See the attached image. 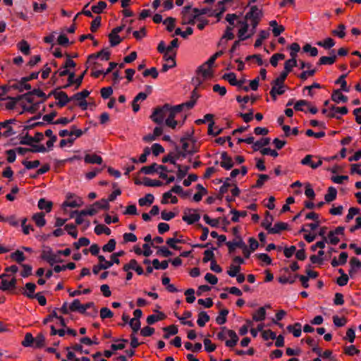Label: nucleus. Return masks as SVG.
Returning <instances> with one entry per match:
<instances>
[{
	"mask_svg": "<svg viewBox=\"0 0 361 361\" xmlns=\"http://www.w3.org/2000/svg\"><path fill=\"white\" fill-rule=\"evenodd\" d=\"M22 345L25 347H33L34 348V337L30 333L25 334V338L22 342Z\"/></svg>",
	"mask_w": 361,
	"mask_h": 361,
	"instance_id": "nucleus-59",
	"label": "nucleus"
},
{
	"mask_svg": "<svg viewBox=\"0 0 361 361\" xmlns=\"http://www.w3.org/2000/svg\"><path fill=\"white\" fill-rule=\"evenodd\" d=\"M345 26L343 24H340L336 30L332 31V34L340 38H343L345 35Z\"/></svg>",
	"mask_w": 361,
	"mask_h": 361,
	"instance_id": "nucleus-64",
	"label": "nucleus"
},
{
	"mask_svg": "<svg viewBox=\"0 0 361 361\" xmlns=\"http://www.w3.org/2000/svg\"><path fill=\"white\" fill-rule=\"evenodd\" d=\"M92 205L95 209H97V212L99 209L107 210L109 208V201L106 199H102L99 201H97Z\"/></svg>",
	"mask_w": 361,
	"mask_h": 361,
	"instance_id": "nucleus-38",
	"label": "nucleus"
},
{
	"mask_svg": "<svg viewBox=\"0 0 361 361\" xmlns=\"http://www.w3.org/2000/svg\"><path fill=\"white\" fill-rule=\"evenodd\" d=\"M240 28L238 30V37L240 40H245L251 37L255 33H252V27L249 29V23L245 20H238Z\"/></svg>",
	"mask_w": 361,
	"mask_h": 361,
	"instance_id": "nucleus-9",
	"label": "nucleus"
},
{
	"mask_svg": "<svg viewBox=\"0 0 361 361\" xmlns=\"http://www.w3.org/2000/svg\"><path fill=\"white\" fill-rule=\"evenodd\" d=\"M83 204H84V202H83V200H82V198L79 197H76L71 200L65 201L63 203L62 207H63L75 208V207H80L82 206Z\"/></svg>",
	"mask_w": 361,
	"mask_h": 361,
	"instance_id": "nucleus-17",
	"label": "nucleus"
},
{
	"mask_svg": "<svg viewBox=\"0 0 361 361\" xmlns=\"http://www.w3.org/2000/svg\"><path fill=\"white\" fill-rule=\"evenodd\" d=\"M209 320V316L205 312H201L198 314V319L197 321V324L203 327Z\"/></svg>",
	"mask_w": 361,
	"mask_h": 361,
	"instance_id": "nucleus-39",
	"label": "nucleus"
},
{
	"mask_svg": "<svg viewBox=\"0 0 361 361\" xmlns=\"http://www.w3.org/2000/svg\"><path fill=\"white\" fill-rule=\"evenodd\" d=\"M198 98H199V94L197 92L196 88H195L192 92V94H191V97H190V101L184 102V103H182L181 104L183 106V107L185 109H192L195 106V103H196V102H197Z\"/></svg>",
	"mask_w": 361,
	"mask_h": 361,
	"instance_id": "nucleus-19",
	"label": "nucleus"
},
{
	"mask_svg": "<svg viewBox=\"0 0 361 361\" xmlns=\"http://www.w3.org/2000/svg\"><path fill=\"white\" fill-rule=\"evenodd\" d=\"M151 153H152L155 157H158V143L153 144L151 148L147 147L144 149L143 154H145L146 157L150 155Z\"/></svg>",
	"mask_w": 361,
	"mask_h": 361,
	"instance_id": "nucleus-50",
	"label": "nucleus"
},
{
	"mask_svg": "<svg viewBox=\"0 0 361 361\" xmlns=\"http://www.w3.org/2000/svg\"><path fill=\"white\" fill-rule=\"evenodd\" d=\"M161 283L169 293H176L178 291L175 285L170 283V279L168 276H162Z\"/></svg>",
	"mask_w": 361,
	"mask_h": 361,
	"instance_id": "nucleus-18",
	"label": "nucleus"
},
{
	"mask_svg": "<svg viewBox=\"0 0 361 361\" xmlns=\"http://www.w3.org/2000/svg\"><path fill=\"white\" fill-rule=\"evenodd\" d=\"M194 11L197 14V16L202 15H208L209 16H214L215 11L210 8H204L202 9L194 8Z\"/></svg>",
	"mask_w": 361,
	"mask_h": 361,
	"instance_id": "nucleus-58",
	"label": "nucleus"
},
{
	"mask_svg": "<svg viewBox=\"0 0 361 361\" xmlns=\"http://www.w3.org/2000/svg\"><path fill=\"white\" fill-rule=\"evenodd\" d=\"M334 50L331 51L333 54L331 56H322L318 62L319 65H331L335 63L336 60V55L334 54Z\"/></svg>",
	"mask_w": 361,
	"mask_h": 361,
	"instance_id": "nucleus-20",
	"label": "nucleus"
},
{
	"mask_svg": "<svg viewBox=\"0 0 361 361\" xmlns=\"http://www.w3.org/2000/svg\"><path fill=\"white\" fill-rule=\"evenodd\" d=\"M177 168H178L177 176L179 180H181L182 178H183L186 176L188 170L190 169V166H188L177 165Z\"/></svg>",
	"mask_w": 361,
	"mask_h": 361,
	"instance_id": "nucleus-54",
	"label": "nucleus"
},
{
	"mask_svg": "<svg viewBox=\"0 0 361 361\" xmlns=\"http://www.w3.org/2000/svg\"><path fill=\"white\" fill-rule=\"evenodd\" d=\"M116 244V242L115 239H110L109 242L102 247V250L104 252H111L115 250Z\"/></svg>",
	"mask_w": 361,
	"mask_h": 361,
	"instance_id": "nucleus-55",
	"label": "nucleus"
},
{
	"mask_svg": "<svg viewBox=\"0 0 361 361\" xmlns=\"http://www.w3.org/2000/svg\"><path fill=\"white\" fill-rule=\"evenodd\" d=\"M226 20L229 23V26L234 27L235 25V23L238 24L239 17L234 13H228L226 16Z\"/></svg>",
	"mask_w": 361,
	"mask_h": 361,
	"instance_id": "nucleus-53",
	"label": "nucleus"
},
{
	"mask_svg": "<svg viewBox=\"0 0 361 361\" xmlns=\"http://www.w3.org/2000/svg\"><path fill=\"white\" fill-rule=\"evenodd\" d=\"M90 94V91H88L87 90H84L80 92L75 94L73 96L71 97V99H72V100H77L79 102L85 100V99L87 97H88Z\"/></svg>",
	"mask_w": 361,
	"mask_h": 361,
	"instance_id": "nucleus-46",
	"label": "nucleus"
},
{
	"mask_svg": "<svg viewBox=\"0 0 361 361\" xmlns=\"http://www.w3.org/2000/svg\"><path fill=\"white\" fill-rule=\"evenodd\" d=\"M200 216L195 211H193L192 213H189L188 214H185L183 216V220L187 222L188 224H192L195 222H197L200 220Z\"/></svg>",
	"mask_w": 361,
	"mask_h": 361,
	"instance_id": "nucleus-23",
	"label": "nucleus"
},
{
	"mask_svg": "<svg viewBox=\"0 0 361 361\" xmlns=\"http://www.w3.org/2000/svg\"><path fill=\"white\" fill-rule=\"evenodd\" d=\"M336 195H337V191H336V188H334L333 187H330L328 189L327 193L324 196V199H325L326 202H330L336 199Z\"/></svg>",
	"mask_w": 361,
	"mask_h": 361,
	"instance_id": "nucleus-42",
	"label": "nucleus"
},
{
	"mask_svg": "<svg viewBox=\"0 0 361 361\" xmlns=\"http://www.w3.org/2000/svg\"><path fill=\"white\" fill-rule=\"evenodd\" d=\"M45 338L42 334H38L34 338V348H39L44 345Z\"/></svg>",
	"mask_w": 361,
	"mask_h": 361,
	"instance_id": "nucleus-41",
	"label": "nucleus"
},
{
	"mask_svg": "<svg viewBox=\"0 0 361 361\" xmlns=\"http://www.w3.org/2000/svg\"><path fill=\"white\" fill-rule=\"evenodd\" d=\"M350 265L349 274L351 275L361 268V262L356 257H352L350 260Z\"/></svg>",
	"mask_w": 361,
	"mask_h": 361,
	"instance_id": "nucleus-32",
	"label": "nucleus"
},
{
	"mask_svg": "<svg viewBox=\"0 0 361 361\" xmlns=\"http://www.w3.org/2000/svg\"><path fill=\"white\" fill-rule=\"evenodd\" d=\"M216 336L221 341H224L227 337H229L231 339L226 341V345L229 348L234 347L238 341V336L236 333L233 330L227 329L226 327H222Z\"/></svg>",
	"mask_w": 361,
	"mask_h": 361,
	"instance_id": "nucleus-5",
	"label": "nucleus"
},
{
	"mask_svg": "<svg viewBox=\"0 0 361 361\" xmlns=\"http://www.w3.org/2000/svg\"><path fill=\"white\" fill-rule=\"evenodd\" d=\"M110 51L107 49H103L97 54H92L89 56L90 58H100L102 61H108L109 59Z\"/></svg>",
	"mask_w": 361,
	"mask_h": 361,
	"instance_id": "nucleus-36",
	"label": "nucleus"
},
{
	"mask_svg": "<svg viewBox=\"0 0 361 361\" xmlns=\"http://www.w3.org/2000/svg\"><path fill=\"white\" fill-rule=\"evenodd\" d=\"M32 219L39 227H42L46 224V220L44 219V214L42 212L37 213L33 215Z\"/></svg>",
	"mask_w": 361,
	"mask_h": 361,
	"instance_id": "nucleus-37",
	"label": "nucleus"
},
{
	"mask_svg": "<svg viewBox=\"0 0 361 361\" xmlns=\"http://www.w3.org/2000/svg\"><path fill=\"white\" fill-rule=\"evenodd\" d=\"M41 259L46 261L51 266H53L55 263L63 262V259L59 255L58 251L54 252L49 247L43 249L41 254Z\"/></svg>",
	"mask_w": 361,
	"mask_h": 361,
	"instance_id": "nucleus-6",
	"label": "nucleus"
},
{
	"mask_svg": "<svg viewBox=\"0 0 361 361\" xmlns=\"http://www.w3.org/2000/svg\"><path fill=\"white\" fill-rule=\"evenodd\" d=\"M297 66V61H296V58H292L290 59L289 60H287L286 62H285V64H284V70L289 73L291 71L292 68L295 66Z\"/></svg>",
	"mask_w": 361,
	"mask_h": 361,
	"instance_id": "nucleus-62",
	"label": "nucleus"
},
{
	"mask_svg": "<svg viewBox=\"0 0 361 361\" xmlns=\"http://www.w3.org/2000/svg\"><path fill=\"white\" fill-rule=\"evenodd\" d=\"M94 232L97 235L105 233L107 235H109L111 233L109 228L102 224L97 225L94 228Z\"/></svg>",
	"mask_w": 361,
	"mask_h": 361,
	"instance_id": "nucleus-40",
	"label": "nucleus"
},
{
	"mask_svg": "<svg viewBox=\"0 0 361 361\" xmlns=\"http://www.w3.org/2000/svg\"><path fill=\"white\" fill-rule=\"evenodd\" d=\"M286 229H288V224L284 222H277L274 225L272 228L269 230V233H279L281 231Z\"/></svg>",
	"mask_w": 361,
	"mask_h": 361,
	"instance_id": "nucleus-31",
	"label": "nucleus"
},
{
	"mask_svg": "<svg viewBox=\"0 0 361 361\" xmlns=\"http://www.w3.org/2000/svg\"><path fill=\"white\" fill-rule=\"evenodd\" d=\"M8 99L9 100H13L14 104H16L18 101H20L21 99H25L28 103L33 102V97H32V94H31L30 91H29L28 92H27L25 94L18 95L16 97H8Z\"/></svg>",
	"mask_w": 361,
	"mask_h": 361,
	"instance_id": "nucleus-22",
	"label": "nucleus"
},
{
	"mask_svg": "<svg viewBox=\"0 0 361 361\" xmlns=\"http://www.w3.org/2000/svg\"><path fill=\"white\" fill-rule=\"evenodd\" d=\"M84 161L87 164H102V158L97 154H86L84 157Z\"/></svg>",
	"mask_w": 361,
	"mask_h": 361,
	"instance_id": "nucleus-21",
	"label": "nucleus"
},
{
	"mask_svg": "<svg viewBox=\"0 0 361 361\" xmlns=\"http://www.w3.org/2000/svg\"><path fill=\"white\" fill-rule=\"evenodd\" d=\"M56 73H59V75L60 76H65V75H68V83L63 87L64 88H67L68 87L71 86V85L73 84V79H74V76H75V73L74 72H71L68 68H63V66L61 67V68H60L59 71H57L55 73H54V75L56 74Z\"/></svg>",
	"mask_w": 361,
	"mask_h": 361,
	"instance_id": "nucleus-11",
	"label": "nucleus"
},
{
	"mask_svg": "<svg viewBox=\"0 0 361 361\" xmlns=\"http://www.w3.org/2000/svg\"><path fill=\"white\" fill-rule=\"evenodd\" d=\"M266 310L265 308L262 307H259L253 314L252 319L256 322H261L265 319Z\"/></svg>",
	"mask_w": 361,
	"mask_h": 361,
	"instance_id": "nucleus-34",
	"label": "nucleus"
},
{
	"mask_svg": "<svg viewBox=\"0 0 361 361\" xmlns=\"http://www.w3.org/2000/svg\"><path fill=\"white\" fill-rule=\"evenodd\" d=\"M226 245L230 252H233L236 247H245V243L240 238L233 241H228Z\"/></svg>",
	"mask_w": 361,
	"mask_h": 361,
	"instance_id": "nucleus-25",
	"label": "nucleus"
},
{
	"mask_svg": "<svg viewBox=\"0 0 361 361\" xmlns=\"http://www.w3.org/2000/svg\"><path fill=\"white\" fill-rule=\"evenodd\" d=\"M16 286V279L13 278L11 280L2 279L0 284V290L3 291L9 290L15 288Z\"/></svg>",
	"mask_w": 361,
	"mask_h": 361,
	"instance_id": "nucleus-16",
	"label": "nucleus"
},
{
	"mask_svg": "<svg viewBox=\"0 0 361 361\" xmlns=\"http://www.w3.org/2000/svg\"><path fill=\"white\" fill-rule=\"evenodd\" d=\"M182 144V150L183 151V157L187 154H191L198 151L200 145L194 137L188 135L180 139Z\"/></svg>",
	"mask_w": 361,
	"mask_h": 361,
	"instance_id": "nucleus-3",
	"label": "nucleus"
},
{
	"mask_svg": "<svg viewBox=\"0 0 361 361\" xmlns=\"http://www.w3.org/2000/svg\"><path fill=\"white\" fill-rule=\"evenodd\" d=\"M158 137V125L154 127L153 133L148 134L143 137L142 140L146 142H152V140H155Z\"/></svg>",
	"mask_w": 361,
	"mask_h": 361,
	"instance_id": "nucleus-61",
	"label": "nucleus"
},
{
	"mask_svg": "<svg viewBox=\"0 0 361 361\" xmlns=\"http://www.w3.org/2000/svg\"><path fill=\"white\" fill-rule=\"evenodd\" d=\"M165 334L164 335V338H168L170 336L175 335L178 333V328L175 325H171L169 326L165 327L163 329Z\"/></svg>",
	"mask_w": 361,
	"mask_h": 361,
	"instance_id": "nucleus-45",
	"label": "nucleus"
},
{
	"mask_svg": "<svg viewBox=\"0 0 361 361\" xmlns=\"http://www.w3.org/2000/svg\"><path fill=\"white\" fill-rule=\"evenodd\" d=\"M27 82L23 80V77L17 84L13 85V88L18 90L20 92H23L24 90L30 91L31 86Z\"/></svg>",
	"mask_w": 361,
	"mask_h": 361,
	"instance_id": "nucleus-33",
	"label": "nucleus"
},
{
	"mask_svg": "<svg viewBox=\"0 0 361 361\" xmlns=\"http://www.w3.org/2000/svg\"><path fill=\"white\" fill-rule=\"evenodd\" d=\"M25 288L27 289V292L24 293V295L30 298H34V292L36 288V285L33 283H27L25 284Z\"/></svg>",
	"mask_w": 361,
	"mask_h": 361,
	"instance_id": "nucleus-49",
	"label": "nucleus"
},
{
	"mask_svg": "<svg viewBox=\"0 0 361 361\" xmlns=\"http://www.w3.org/2000/svg\"><path fill=\"white\" fill-rule=\"evenodd\" d=\"M287 330L292 333L295 337H299L301 335V324L295 323L293 325H289L287 326Z\"/></svg>",
	"mask_w": 361,
	"mask_h": 361,
	"instance_id": "nucleus-35",
	"label": "nucleus"
},
{
	"mask_svg": "<svg viewBox=\"0 0 361 361\" xmlns=\"http://www.w3.org/2000/svg\"><path fill=\"white\" fill-rule=\"evenodd\" d=\"M154 200V196L148 193L145 197H141L138 200V203L142 207L150 206Z\"/></svg>",
	"mask_w": 361,
	"mask_h": 361,
	"instance_id": "nucleus-27",
	"label": "nucleus"
},
{
	"mask_svg": "<svg viewBox=\"0 0 361 361\" xmlns=\"http://www.w3.org/2000/svg\"><path fill=\"white\" fill-rule=\"evenodd\" d=\"M317 44L327 49L333 47L335 45V42L332 38L329 37L324 41L317 42Z\"/></svg>",
	"mask_w": 361,
	"mask_h": 361,
	"instance_id": "nucleus-44",
	"label": "nucleus"
},
{
	"mask_svg": "<svg viewBox=\"0 0 361 361\" xmlns=\"http://www.w3.org/2000/svg\"><path fill=\"white\" fill-rule=\"evenodd\" d=\"M331 99L336 103H339L341 102L345 103L348 101V97L343 94L340 90H336L333 92Z\"/></svg>",
	"mask_w": 361,
	"mask_h": 361,
	"instance_id": "nucleus-26",
	"label": "nucleus"
},
{
	"mask_svg": "<svg viewBox=\"0 0 361 361\" xmlns=\"http://www.w3.org/2000/svg\"><path fill=\"white\" fill-rule=\"evenodd\" d=\"M228 314L227 310H222L216 318V322L218 324H224L226 322V316Z\"/></svg>",
	"mask_w": 361,
	"mask_h": 361,
	"instance_id": "nucleus-63",
	"label": "nucleus"
},
{
	"mask_svg": "<svg viewBox=\"0 0 361 361\" xmlns=\"http://www.w3.org/2000/svg\"><path fill=\"white\" fill-rule=\"evenodd\" d=\"M269 143L270 139L269 137H262L253 143L252 148L255 151L261 150V148L268 145Z\"/></svg>",
	"mask_w": 361,
	"mask_h": 361,
	"instance_id": "nucleus-28",
	"label": "nucleus"
},
{
	"mask_svg": "<svg viewBox=\"0 0 361 361\" xmlns=\"http://www.w3.org/2000/svg\"><path fill=\"white\" fill-rule=\"evenodd\" d=\"M18 48L25 55H28L30 54V45L25 40H22L18 44Z\"/></svg>",
	"mask_w": 361,
	"mask_h": 361,
	"instance_id": "nucleus-51",
	"label": "nucleus"
},
{
	"mask_svg": "<svg viewBox=\"0 0 361 361\" xmlns=\"http://www.w3.org/2000/svg\"><path fill=\"white\" fill-rule=\"evenodd\" d=\"M178 47L177 38L173 39L169 45H166L163 41L159 42V53L163 54L164 61L161 72L166 73L169 69L176 66L175 58Z\"/></svg>",
	"mask_w": 361,
	"mask_h": 361,
	"instance_id": "nucleus-2",
	"label": "nucleus"
},
{
	"mask_svg": "<svg viewBox=\"0 0 361 361\" xmlns=\"http://www.w3.org/2000/svg\"><path fill=\"white\" fill-rule=\"evenodd\" d=\"M199 73L202 74L204 78H209L212 76L213 71L207 64H202L199 68Z\"/></svg>",
	"mask_w": 361,
	"mask_h": 361,
	"instance_id": "nucleus-29",
	"label": "nucleus"
},
{
	"mask_svg": "<svg viewBox=\"0 0 361 361\" xmlns=\"http://www.w3.org/2000/svg\"><path fill=\"white\" fill-rule=\"evenodd\" d=\"M184 109L181 104L176 106L166 104L161 108L159 107V123H162L173 130L180 129L183 126L186 116H184L182 120L176 118Z\"/></svg>",
	"mask_w": 361,
	"mask_h": 361,
	"instance_id": "nucleus-1",
	"label": "nucleus"
},
{
	"mask_svg": "<svg viewBox=\"0 0 361 361\" xmlns=\"http://www.w3.org/2000/svg\"><path fill=\"white\" fill-rule=\"evenodd\" d=\"M107 6L105 1H99L97 5L92 6L91 10L94 13H101Z\"/></svg>",
	"mask_w": 361,
	"mask_h": 361,
	"instance_id": "nucleus-47",
	"label": "nucleus"
},
{
	"mask_svg": "<svg viewBox=\"0 0 361 361\" xmlns=\"http://www.w3.org/2000/svg\"><path fill=\"white\" fill-rule=\"evenodd\" d=\"M175 180L172 171L167 170L166 166H159V186L167 185Z\"/></svg>",
	"mask_w": 361,
	"mask_h": 361,
	"instance_id": "nucleus-8",
	"label": "nucleus"
},
{
	"mask_svg": "<svg viewBox=\"0 0 361 361\" xmlns=\"http://www.w3.org/2000/svg\"><path fill=\"white\" fill-rule=\"evenodd\" d=\"M182 24L193 25L195 19L198 18L197 14L194 11V8L190 6H185L182 11Z\"/></svg>",
	"mask_w": 361,
	"mask_h": 361,
	"instance_id": "nucleus-7",
	"label": "nucleus"
},
{
	"mask_svg": "<svg viewBox=\"0 0 361 361\" xmlns=\"http://www.w3.org/2000/svg\"><path fill=\"white\" fill-rule=\"evenodd\" d=\"M269 32L266 30H261L259 34V37L256 39L255 43V47H259L262 45V41L269 37Z\"/></svg>",
	"mask_w": 361,
	"mask_h": 361,
	"instance_id": "nucleus-57",
	"label": "nucleus"
},
{
	"mask_svg": "<svg viewBox=\"0 0 361 361\" xmlns=\"http://www.w3.org/2000/svg\"><path fill=\"white\" fill-rule=\"evenodd\" d=\"M56 99L58 100L57 105L59 107L66 106L70 101L72 100L71 97H68L67 94L64 92H53Z\"/></svg>",
	"mask_w": 361,
	"mask_h": 361,
	"instance_id": "nucleus-10",
	"label": "nucleus"
},
{
	"mask_svg": "<svg viewBox=\"0 0 361 361\" xmlns=\"http://www.w3.org/2000/svg\"><path fill=\"white\" fill-rule=\"evenodd\" d=\"M178 202V198L173 195V193L171 191H168L163 194L162 199H161V203L162 204H176Z\"/></svg>",
	"mask_w": 361,
	"mask_h": 361,
	"instance_id": "nucleus-24",
	"label": "nucleus"
},
{
	"mask_svg": "<svg viewBox=\"0 0 361 361\" xmlns=\"http://www.w3.org/2000/svg\"><path fill=\"white\" fill-rule=\"evenodd\" d=\"M158 171V166L156 163L148 166H143L140 169V172L145 174H152Z\"/></svg>",
	"mask_w": 361,
	"mask_h": 361,
	"instance_id": "nucleus-43",
	"label": "nucleus"
},
{
	"mask_svg": "<svg viewBox=\"0 0 361 361\" xmlns=\"http://www.w3.org/2000/svg\"><path fill=\"white\" fill-rule=\"evenodd\" d=\"M90 241L88 238L82 237L80 238L77 242L73 243V246L76 250H79L81 247L89 245Z\"/></svg>",
	"mask_w": 361,
	"mask_h": 361,
	"instance_id": "nucleus-56",
	"label": "nucleus"
},
{
	"mask_svg": "<svg viewBox=\"0 0 361 361\" xmlns=\"http://www.w3.org/2000/svg\"><path fill=\"white\" fill-rule=\"evenodd\" d=\"M271 90L270 94L274 100L276 99L277 95H281L285 92L284 84L276 85L275 80L271 82Z\"/></svg>",
	"mask_w": 361,
	"mask_h": 361,
	"instance_id": "nucleus-12",
	"label": "nucleus"
},
{
	"mask_svg": "<svg viewBox=\"0 0 361 361\" xmlns=\"http://www.w3.org/2000/svg\"><path fill=\"white\" fill-rule=\"evenodd\" d=\"M221 161L220 164L225 169L229 170L233 166V161L226 152H223L221 154Z\"/></svg>",
	"mask_w": 361,
	"mask_h": 361,
	"instance_id": "nucleus-15",
	"label": "nucleus"
},
{
	"mask_svg": "<svg viewBox=\"0 0 361 361\" xmlns=\"http://www.w3.org/2000/svg\"><path fill=\"white\" fill-rule=\"evenodd\" d=\"M109 38L111 47L118 45L122 41L121 37L118 34H115L114 32H111L109 35Z\"/></svg>",
	"mask_w": 361,
	"mask_h": 361,
	"instance_id": "nucleus-52",
	"label": "nucleus"
},
{
	"mask_svg": "<svg viewBox=\"0 0 361 361\" xmlns=\"http://www.w3.org/2000/svg\"><path fill=\"white\" fill-rule=\"evenodd\" d=\"M11 258L16 261L18 263L23 262L25 259L23 252L20 250H16L11 253Z\"/></svg>",
	"mask_w": 361,
	"mask_h": 361,
	"instance_id": "nucleus-60",
	"label": "nucleus"
},
{
	"mask_svg": "<svg viewBox=\"0 0 361 361\" xmlns=\"http://www.w3.org/2000/svg\"><path fill=\"white\" fill-rule=\"evenodd\" d=\"M348 113V109L345 106L338 107L332 106L330 108V111L328 114V117L339 118V116H336V114L345 115Z\"/></svg>",
	"mask_w": 361,
	"mask_h": 361,
	"instance_id": "nucleus-14",
	"label": "nucleus"
},
{
	"mask_svg": "<svg viewBox=\"0 0 361 361\" xmlns=\"http://www.w3.org/2000/svg\"><path fill=\"white\" fill-rule=\"evenodd\" d=\"M37 206L39 209L49 212L51 210L52 202L51 201L46 200L44 198H41L38 201Z\"/></svg>",
	"mask_w": 361,
	"mask_h": 361,
	"instance_id": "nucleus-30",
	"label": "nucleus"
},
{
	"mask_svg": "<svg viewBox=\"0 0 361 361\" xmlns=\"http://www.w3.org/2000/svg\"><path fill=\"white\" fill-rule=\"evenodd\" d=\"M231 213L233 214L231 220L233 222H238L240 217H245L247 214L246 211H237L235 209L231 210Z\"/></svg>",
	"mask_w": 361,
	"mask_h": 361,
	"instance_id": "nucleus-48",
	"label": "nucleus"
},
{
	"mask_svg": "<svg viewBox=\"0 0 361 361\" xmlns=\"http://www.w3.org/2000/svg\"><path fill=\"white\" fill-rule=\"evenodd\" d=\"M262 16V10L257 8L256 6H253L250 8L245 16V20L250 23L252 27V33L255 32L256 27L259 23Z\"/></svg>",
	"mask_w": 361,
	"mask_h": 361,
	"instance_id": "nucleus-4",
	"label": "nucleus"
},
{
	"mask_svg": "<svg viewBox=\"0 0 361 361\" xmlns=\"http://www.w3.org/2000/svg\"><path fill=\"white\" fill-rule=\"evenodd\" d=\"M312 156L310 154L306 155L302 160L301 164L302 165H309L312 169H315L322 166V160L319 159L317 162L312 161Z\"/></svg>",
	"mask_w": 361,
	"mask_h": 361,
	"instance_id": "nucleus-13",
	"label": "nucleus"
}]
</instances>
